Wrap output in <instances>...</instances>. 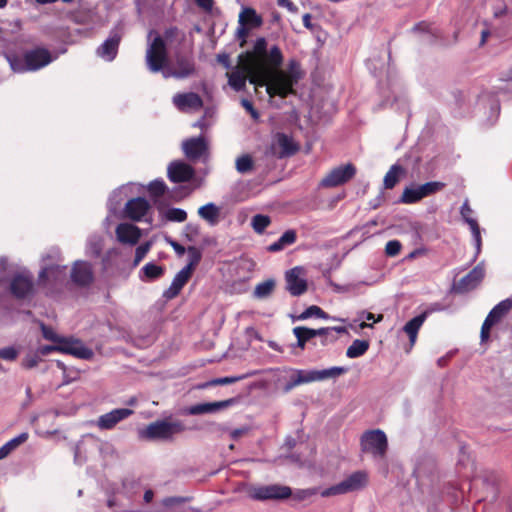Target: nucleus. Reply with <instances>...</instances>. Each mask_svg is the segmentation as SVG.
I'll use <instances>...</instances> for the list:
<instances>
[{"mask_svg": "<svg viewBox=\"0 0 512 512\" xmlns=\"http://www.w3.org/2000/svg\"><path fill=\"white\" fill-rule=\"evenodd\" d=\"M312 331L315 333L316 336H323V337H329L331 335V329L330 327L326 328H320V329H312Z\"/></svg>", "mask_w": 512, "mask_h": 512, "instance_id": "nucleus-58", "label": "nucleus"}, {"mask_svg": "<svg viewBox=\"0 0 512 512\" xmlns=\"http://www.w3.org/2000/svg\"><path fill=\"white\" fill-rule=\"evenodd\" d=\"M239 23L241 27L238 29V33L244 35L246 33L245 26L248 28L258 27L261 25L262 21L254 9L244 8L239 14Z\"/></svg>", "mask_w": 512, "mask_h": 512, "instance_id": "nucleus-27", "label": "nucleus"}, {"mask_svg": "<svg viewBox=\"0 0 512 512\" xmlns=\"http://www.w3.org/2000/svg\"><path fill=\"white\" fill-rule=\"evenodd\" d=\"M127 189H128V187H125V186H124V187H122V188H120V189H118V190L114 191V192L111 194V196H110V198H109V210H110V211H113V210H115V209H116V207H117V206L119 205V203H120V200H121L120 196H121V194H122L123 192H125Z\"/></svg>", "mask_w": 512, "mask_h": 512, "instance_id": "nucleus-48", "label": "nucleus"}, {"mask_svg": "<svg viewBox=\"0 0 512 512\" xmlns=\"http://www.w3.org/2000/svg\"><path fill=\"white\" fill-rule=\"evenodd\" d=\"M275 288V281L273 279H267L256 285L253 295L255 298L264 299L268 297Z\"/></svg>", "mask_w": 512, "mask_h": 512, "instance_id": "nucleus-37", "label": "nucleus"}, {"mask_svg": "<svg viewBox=\"0 0 512 512\" xmlns=\"http://www.w3.org/2000/svg\"><path fill=\"white\" fill-rule=\"evenodd\" d=\"M280 241L284 247L291 245L296 240V233L293 230L286 231L280 238Z\"/></svg>", "mask_w": 512, "mask_h": 512, "instance_id": "nucleus-52", "label": "nucleus"}, {"mask_svg": "<svg viewBox=\"0 0 512 512\" xmlns=\"http://www.w3.org/2000/svg\"><path fill=\"white\" fill-rule=\"evenodd\" d=\"M369 348V342L366 340L356 339L346 350V356L348 358H358L366 353Z\"/></svg>", "mask_w": 512, "mask_h": 512, "instance_id": "nucleus-35", "label": "nucleus"}, {"mask_svg": "<svg viewBox=\"0 0 512 512\" xmlns=\"http://www.w3.org/2000/svg\"><path fill=\"white\" fill-rule=\"evenodd\" d=\"M316 382L315 370H290L289 380L284 391L289 392L296 386Z\"/></svg>", "mask_w": 512, "mask_h": 512, "instance_id": "nucleus-21", "label": "nucleus"}, {"mask_svg": "<svg viewBox=\"0 0 512 512\" xmlns=\"http://www.w3.org/2000/svg\"><path fill=\"white\" fill-rule=\"evenodd\" d=\"M485 274L484 267L482 265L476 266L468 275L463 277L460 281V286L464 290H470L476 287Z\"/></svg>", "mask_w": 512, "mask_h": 512, "instance_id": "nucleus-31", "label": "nucleus"}, {"mask_svg": "<svg viewBox=\"0 0 512 512\" xmlns=\"http://www.w3.org/2000/svg\"><path fill=\"white\" fill-rule=\"evenodd\" d=\"M18 355V352L13 347H5L3 349H0V358L7 360V361H13L16 359Z\"/></svg>", "mask_w": 512, "mask_h": 512, "instance_id": "nucleus-51", "label": "nucleus"}, {"mask_svg": "<svg viewBox=\"0 0 512 512\" xmlns=\"http://www.w3.org/2000/svg\"><path fill=\"white\" fill-rule=\"evenodd\" d=\"M312 316H316V317L322 318V319H332L333 321L345 322V320L342 319V318L330 317L320 307L315 306V305H312V306L308 307L305 311H303L299 315V319L300 320H305V319H308V318H310Z\"/></svg>", "mask_w": 512, "mask_h": 512, "instance_id": "nucleus-36", "label": "nucleus"}, {"mask_svg": "<svg viewBox=\"0 0 512 512\" xmlns=\"http://www.w3.org/2000/svg\"><path fill=\"white\" fill-rule=\"evenodd\" d=\"M102 238L99 236H92L88 239L86 245V253L92 257H98L102 251Z\"/></svg>", "mask_w": 512, "mask_h": 512, "instance_id": "nucleus-40", "label": "nucleus"}, {"mask_svg": "<svg viewBox=\"0 0 512 512\" xmlns=\"http://www.w3.org/2000/svg\"><path fill=\"white\" fill-rule=\"evenodd\" d=\"M426 314L423 313L408 321L403 327V331L408 335L410 340V348H412L417 340L418 331L425 322Z\"/></svg>", "mask_w": 512, "mask_h": 512, "instance_id": "nucleus-29", "label": "nucleus"}, {"mask_svg": "<svg viewBox=\"0 0 512 512\" xmlns=\"http://www.w3.org/2000/svg\"><path fill=\"white\" fill-rule=\"evenodd\" d=\"M41 356L38 354L37 350L35 352L29 353L23 360V365L27 368L35 367L41 360Z\"/></svg>", "mask_w": 512, "mask_h": 512, "instance_id": "nucleus-49", "label": "nucleus"}, {"mask_svg": "<svg viewBox=\"0 0 512 512\" xmlns=\"http://www.w3.org/2000/svg\"><path fill=\"white\" fill-rule=\"evenodd\" d=\"M291 489L288 486L271 485H252L247 489V495L254 500H282L290 497Z\"/></svg>", "mask_w": 512, "mask_h": 512, "instance_id": "nucleus-8", "label": "nucleus"}, {"mask_svg": "<svg viewBox=\"0 0 512 512\" xmlns=\"http://www.w3.org/2000/svg\"><path fill=\"white\" fill-rule=\"evenodd\" d=\"M165 217L172 222H183L187 218V213L180 208H170L165 212Z\"/></svg>", "mask_w": 512, "mask_h": 512, "instance_id": "nucleus-42", "label": "nucleus"}, {"mask_svg": "<svg viewBox=\"0 0 512 512\" xmlns=\"http://www.w3.org/2000/svg\"><path fill=\"white\" fill-rule=\"evenodd\" d=\"M41 330L43 337L53 343L60 344V341L64 339V337H60L52 328L43 324L41 325Z\"/></svg>", "mask_w": 512, "mask_h": 512, "instance_id": "nucleus-47", "label": "nucleus"}, {"mask_svg": "<svg viewBox=\"0 0 512 512\" xmlns=\"http://www.w3.org/2000/svg\"><path fill=\"white\" fill-rule=\"evenodd\" d=\"M279 6L288 9L291 12L296 11V6L290 0H277Z\"/></svg>", "mask_w": 512, "mask_h": 512, "instance_id": "nucleus-57", "label": "nucleus"}, {"mask_svg": "<svg viewBox=\"0 0 512 512\" xmlns=\"http://www.w3.org/2000/svg\"><path fill=\"white\" fill-rule=\"evenodd\" d=\"M183 151L189 159H199L207 152V143L202 137L191 138L183 142Z\"/></svg>", "mask_w": 512, "mask_h": 512, "instance_id": "nucleus-23", "label": "nucleus"}, {"mask_svg": "<svg viewBox=\"0 0 512 512\" xmlns=\"http://www.w3.org/2000/svg\"><path fill=\"white\" fill-rule=\"evenodd\" d=\"M361 317L365 318L368 321L372 320L375 323L381 322L383 320V315L382 314H379V315L375 316L371 312H362L361 313Z\"/></svg>", "mask_w": 512, "mask_h": 512, "instance_id": "nucleus-55", "label": "nucleus"}, {"mask_svg": "<svg viewBox=\"0 0 512 512\" xmlns=\"http://www.w3.org/2000/svg\"><path fill=\"white\" fill-rule=\"evenodd\" d=\"M286 289L293 296H299L307 291V271L302 266H296L285 273Z\"/></svg>", "mask_w": 512, "mask_h": 512, "instance_id": "nucleus-10", "label": "nucleus"}, {"mask_svg": "<svg viewBox=\"0 0 512 512\" xmlns=\"http://www.w3.org/2000/svg\"><path fill=\"white\" fill-rule=\"evenodd\" d=\"M198 6L205 10H209L212 8L213 1L212 0H195Z\"/></svg>", "mask_w": 512, "mask_h": 512, "instance_id": "nucleus-59", "label": "nucleus"}, {"mask_svg": "<svg viewBox=\"0 0 512 512\" xmlns=\"http://www.w3.org/2000/svg\"><path fill=\"white\" fill-rule=\"evenodd\" d=\"M443 187L444 184L438 181L405 187L400 197V202L403 204L417 203L423 198L440 191Z\"/></svg>", "mask_w": 512, "mask_h": 512, "instance_id": "nucleus-9", "label": "nucleus"}, {"mask_svg": "<svg viewBox=\"0 0 512 512\" xmlns=\"http://www.w3.org/2000/svg\"><path fill=\"white\" fill-rule=\"evenodd\" d=\"M168 242L177 254H179V255L184 254L185 248L183 246H181L180 244H178L177 242H175L173 240H169Z\"/></svg>", "mask_w": 512, "mask_h": 512, "instance_id": "nucleus-60", "label": "nucleus"}, {"mask_svg": "<svg viewBox=\"0 0 512 512\" xmlns=\"http://www.w3.org/2000/svg\"><path fill=\"white\" fill-rule=\"evenodd\" d=\"M217 60L219 63H221L224 67L229 68V56L227 54H219L217 56Z\"/></svg>", "mask_w": 512, "mask_h": 512, "instance_id": "nucleus-61", "label": "nucleus"}, {"mask_svg": "<svg viewBox=\"0 0 512 512\" xmlns=\"http://www.w3.org/2000/svg\"><path fill=\"white\" fill-rule=\"evenodd\" d=\"M282 62L280 49L273 46L267 50L265 39L260 38L256 41L254 50L240 55L238 65L226 73L228 83L233 89L240 91L249 79L256 91L259 87H264L270 98H285L294 94V87L303 73L296 60H290L286 68L280 69Z\"/></svg>", "mask_w": 512, "mask_h": 512, "instance_id": "nucleus-1", "label": "nucleus"}, {"mask_svg": "<svg viewBox=\"0 0 512 512\" xmlns=\"http://www.w3.org/2000/svg\"><path fill=\"white\" fill-rule=\"evenodd\" d=\"M220 212V207L216 206L214 203H207L198 209L199 217L212 226L219 222Z\"/></svg>", "mask_w": 512, "mask_h": 512, "instance_id": "nucleus-30", "label": "nucleus"}, {"mask_svg": "<svg viewBox=\"0 0 512 512\" xmlns=\"http://www.w3.org/2000/svg\"><path fill=\"white\" fill-rule=\"evenodd\" d=\"M271 220L268 216L258 214L252 218L251 225L255 232L262 233L269 226Z\"/></svg>", "mask_w": 512, "mask_h": 512, "instance_id": "nucleus-41", "label": "nucleus"}, {"mask_svg": "<svg viewBox=\"0 0 512 512\" xmlns=\"http://www.w3.org/2000/svg\"><path fill=\"white\" fill-rule=\"evenodd\" d=\"M10 288L12 294L17 298H25L29 296L33 291L31 275L26 271L18 273L13 278Z\"/></svg>", "mask_w": 512, "mask_h": 512, "instance_id": "nucleus-18", "label": "nucleus"}, {"mask_svg": "<svg viewBox=\"0 0 512 512\" xmlns=\"http://www.w3.org/2000/svg\"><path fill=\"white\" fill-rule=\"evenodd\" d=\"M401 250V243L397 240L388 241L385 252L388 256H396Z\"/></svg>", "mask_w": 512, "mask_h": 512, "instance_id": "nucleus-50", "label": "nucleus"}, {"mask_svg": "<svg viewBox=\"0 0 512 512\" xmlns=\"http://www.w3.org/2000/svg\"><path fill=\"white\" fill-rule=\"evenodd\" d=\"M28 439L27 433H21L17 437L9 440L3 446L0 447V460L6 458L13 450H15L19 445L24 443Z\"/></svg>", "mask_w": 512, "mask_h": 512, "instance_id": "nucleus-34", "label": "nucleus"}, {"mask_svg": "<svg viewBox=\"0 0 512 512\" xmlns=\"http://www.w3.org/2000/svg\"><path fill=\"white\" fill-rule=\"evenodd\" d=\"M347 369L345 367L334 366L327 369L315 370L316 382L324 381L327 379H335L345 374Z\"/></svg>", "mask_w": 512, "mask_h": 512, "instance_id": "nucleus-33", "label": "nucleus"}, {"mask_svg": "<svg viewBox=\"0 0 512 512\" xmlns=\"http://www.w3.org/2000/svg\"><path fill=\"white\" fill-rule=\"evenodd\" d=\"M58 347H59V344L54 343L53 345L39 346L36 350H37L38 354L41 357H43V356L49 355L50 353H52L54 351H59Z\"/></svg>", "mask_w": 512, "mask_h": 512, "instance_id": "nucleus-53", "label": "nucleus"}, {"mask_svg": "<svg viewBox=\"0 0 512 512\" xmlns=\"http://www.w3.org/2000/svg\"><path fill=\"white\" fill-rule=\"evenodd\" d=\"M152 247V241H147L139 245L135 250L134 266H137L147 255Z\"/></svg>", "mask_w": 512, "mask_h": 512, "instance_id": "nucleus-45", "label": "nucleus"}, {"mask_svg": "<svg viewBox=\"0 0 512 512\" xmlns=\"http://www.w3.org/2000/svg\"><path fill=\"white\" fill-rule=\"evenodd\" d=\"M184 430L180 422L156 421L139 430V437L147 440H166Z\"/></svg>", "mask_w": 512, "mask_h": 512, "instance_id": "nucleus-6", "label": "nucleus"}, {"mask_svg": "<svg viewBox=\"0 0 512 512\" xmlns=\"http://www.w3.org/2000/svg\"><path fill=\"white\" fill-rule=\"evenodd\" d=\"M148 190L152 196L159 197L165 193L166 185L162 180H155L149 184Z\"/></svg>", "mask_w": 512, "mask_h": 512, "instance_id": "nucleus-46", "label": "nucleus"}, {"mask_svg": "<svg viewBox=\"0 0 512 512\" xmlns=\"http://www.w3.org/2000/svg\"><path fill=\"white\" fill-rule=\"evenodd\" d=\"M405 174V169L400 165H392L389 171L384 176V187L386 189H392Z\"/></svg>", "mask_w": 512, "mask_h": 512, "instance_id": "nucleus-32", "label": "nucleus"}, {"mask_svg": "<svg viewBox=\"0 0 512 512\" xmlns=\"http://www.w3.org/2000/svg\"><path fill=\"white\" fill-rule=\"evenodd\" d=\"M6 260L0 259V282L5 278L6 275Z\"/></svg>", "mask_w": 512, "mask_h": 512, "instance_id": "nucleus-63", "label": "nucleus"}, {"mask_svg": "<svg viewBox=\"0 0 512 512\" xmlns=\"http://www.w3.org/2000/svg\"><path fill=\"white\" fill-rule=\"evenodd\" d=\"M298 150L294 140L283 133H276L270 142L267 153L278 158L289 157Z\"/></svg>", "mask_w": 512, "mask_h": 512, "instance_id": "nucleus-11", "label": "nucleus"}, {"mask_svg": "<svg viewBox=\"0 0 512 512\" xmlns=\"http://www.w3.org/2000/svg\"><path fill=\"white\" fill-rule=\"evenodd\" d=\"M71 279L77 285H89L93 281L91 264L85 261H76L71 271Z\"/></svg>", "mask_w": 512, "mask_h": 512, "instance_id": "nucleus-20", "label": "nucleus"}, {"mask_svg": "<svg viewBox=\"0 0 512 512\" xmlns=\"http://www.w3.org/2000/svg\"><path fill=\"white\" fill-rule=\"evenodd\" d=\"M232 402L233 400L230 399L217 402L199 403L189 407L187 409V413L190 415L215 413L217 411L227 408L232 404Z\"/></svg>", "mask_w": 512, "mask_h": 512, "instance_id": "nucleus-25", "label": "nucleus"}, {"mask_svg": "<svg viewBox=\"0 0 512 512\" xmlns=\"http://www.w3.org/2000/svg\"><path fill=\"white\" fill-rule=\"evenodd\" d=\"M283 248H284V246L282 245L280 239H278V241H276L275 243L271 244L267 249L270 252H277V251L282 250Z\"/></svg>", "mask_w": 512, "mask_h": 512, "instance_id": "nucleus-62", "label": "nucleus"}, {"mask_svg": "<svg viewBox=\"0 0 512 512\" xmlns=\"http://www.w3.org/2000/svg\"><path fill=\"white\" fill-rule=\"evenodd\" d=\"M142 237V230L131 222H121L115 227V238L123 246L133 247Z\"/></svg>", "mask_w": 512, "mask_h": 512, "instance_id": "nucleus-13", "label": "nucleus"}, {"mask_svg": "<svg viewBox=\"0 0 512 512\" xmlns=\"http://www.w3.org/2000/svg\"><path fill=\"white\" fill-rule=\"evenodd\" d=\"M356 174L354 165L348 163L333 168L320 182V186L325 188L337 187L345 184Z\"/></svg>", "mask_w": 512, "mask_h": 512, "instance_id": "nucleus-12", "label": "nucleus"}, {"mask_svg": "<svg viewBox=\"0 0 512 512\" xmlns=\"http://www.w3.org/2000/svg\"><path fill=\"white\" fill-rule=\"evenodd\" d=\"M246 432V429L245 428H242V429H235L231 432V437L233 439H238L239 437H241L244 433Z\"/></svg>", "mask_w": 512, "mask_h": 512, "instance_id": "nucleus-64", "label": "nucleus"}, {"mask_svg": "<svg viewBox=\"0 0 512 512\" xmlns=\"http://www.w3.org/2000/svg\"><path fill=\"white\" fill-rule=\"evenodd\" d=\"M460 214H461L462 219L469 226V228H470V230L472 232L474 241H475L476 248L479 251L480 250V246H481L480 227H479V225L477 223V220L473 217V210L469 206L468 201H465L463 203V205L461 206Z\"/></svg>", "mask_w": 512, "mask_h": 512, "instance_id": "nucleus-24", "label": "nucleus"}, {"mask_svg": "<svg viewBox=\"0 0 512 512\" xmlns=\"http://www.w3.org/2000/svg\"><path fill=\"white\" fill-rule=\"evenodd\" d=\"M120 36L111 35L98 49L97 55L105 61H112L117 54Z\"/></svg>", "mask_w": 512, "mask_h": 512, "instance_id": "nucleus-26", "label": "nucleus"}, {"mask_svg": "<svg viewBox=\"0 0 512 512\" xmlns=\"http://www.w3.org/2000/svg\"><path fill=\"white\" fill-rule=\"evenodd\" d=\"M192 273L193 272L189 271L186 268L181 269L174 277L170 287L167 289L164 295L167 298L175 297L183 288V286L187 283V281L190 279Z\"/></svg>", "mask_w": 512, "mask_h": 512, "instance_id": "nucleus-28", "label": "nucleus"}, {"mask_svg": "<svg viewBox=\"0 0 512 512\" xmlns=\"http://www.w3.org/2000/svg\"><path fill=\"white\" fill-rule=\"evenodd\" d=\"M66 279V267L54 264L44 267L39 274L40 283L44 286L46 293L53 292V286L61 284Z\"/></svg>", "mask_w": 512, "mask_h": 512, "instance_id": "nucleus-14", "label": "nucleus"}, {"mask_svg": "<svg viewBox=\"0 0 512 512\" xmlns=\"http://www.w3.org/2000/svg\"><path fill=\"white\" fill-rule=\"evenodd\" d=\"M241 379H243L242 376H239V377H223V378L214 379L209 384L210 385H227V384H232V383H234L236 381H239Z\"/></svg>", "mask_w": 512, "mask_h": 512, "instance_id": "nucleus-54", "label": "nucleus"}, {"mask_svg": "<svg viewBox=\"0 0 512 512\" xmlns=\"http://www.w3.org/2000/svg\"><path fill=\"white\" fill-rule=\"evenodd\" d=\"M163 274V268L154 263H147L141 269L142 280H153L159 278Z\"/></svg>", "mask_w": 512, "mask_h": 512, "instance_id": "nucleus-38", "label": "nucleus"}, {"mask_svg": "<svg viewBox=\"0 0 512 512\" xmlns=\"http://www.w3.org/2000/svg\"><path fill=\"white\" fill-rule=\"evenodd\" d=\"M360 449L374 461H382L388 451V438L383 430L371 429L360 437Z\"/></svg>", "mask_w": 512, "mask_h": 512, "instance_id": "nucleus-4", "label": "nucleus"}, {"mask_svg": "<svg viewBox=\"0 0 512 512\" xmlns=\"http://www.w3.org/2000/svg\"><path fill=\"white\" fill-rule=\"evenodd\" d=\"M242 105L254 119H257L259 117L257 111L253 108L252 104L248 100L243 99Z\"/></svg>", "mask_w": 512, "mask_h": 512, "instance_id": "nucleus-56", "label": "nucleus"}, {"mask_svg": "<svg viewBox=\"0 0 512 512\" xmlns=\"http://www.w3.org/2000/svg\"><path fill=\"white\" fill-rule=\"evenodd\" d=\"M59 352L71 354L80 359H91L93 351L86 347L80 340L74 338H64L60 341Z\"/></svg>", "mask_w": 512, "mask_h": 512, "instance_id": "nucleus-17", "label": "nucleus"}, {"mask_svg": "<svg viewBox=\"0 0 512 512\" xmlns=\"http://www.w3.org/2000/svg\"><path fill=\"white\" fill-rule=\"evenodd\" d=\"M293 333L297 338V346L304 349L305 343L315 337V333L310 328L295 327Z\"/></svg>", "mask_w": 512, "mask_h": 512, "instance_id": "nucleus-39", "label": "nucleus"}, {"mask_svg": "<svg viewBox=\"0 0 512 512\" xmlns=\"http://www.w3.org/2000/svg\"><path fill=\"white\" fill-rule=\"evenodd\" d=\"M123 216L134 222H145L152 224L153 210L149 201L137 197L128 200L123 209Z\"/></svg>", "mask_w": 512, "mask_h": 512, "instance_id": "nucleus-7", "label": "nucleus"}, {"mask_svg": "<svg viewBox=\"0 0 512 512\" xmlns=\"http://www.w3.org/2000/svg\"><path fill=\"white\" fill-rule=\"evenodd\" d=\"M175 30H169L165 33V38L150 32L148 39L149 44L146 51V63L151 72H162L164 78H186L194 71V66L187 59H180L175 68L168 66V58L166 52V41L175 33Z\"/></svg>", "mask_w": 512, "mask_h": 512, "instance_id": "nucleus-2", "label": "nucleus"}, {"mask_svg": "<svg viewBox=\"0 0 512 512\" xmlns=\"http://www.w3.org/2000/svg\"><path fill=\"white\" fill-rule=\"evenodd\" d=\"M253 161L248 155H243L236 160V169L240 173H246L252 169Z\"/></svg>", "mask_w": 512, "mask_h": 512, "instance_id": "nucleus-44", "label": "nucleus"}, {"mask_svg": "<svg viewBox=\"0 0 512 512\" xmlns=\"http://www.w3.org/2000/svg\"><path fill=\"white\" fill-rule=\"evenodd\" d=\"M369 484V474L364 470H357L345 477L341 482L325 488L320 492L322 497H332L357 492L365 489Z\"/></svg>", "mask_w": 512, "mask_h": 512, "instance_id": "nucleus-5", "label": "nucleus"}, {"mask_svg": "<svg viewBox=\"0 0 512 512\" xmlns=\"http://www.w3.org/2000/svg\"><path fill=\"white\" fill-rule=\"evenodd\" d=\"M133 411L128 408L114 409L101 415L97 420V426L102 430H109L115 427L120 421L128 418Z\"/></svg>", "mask_w": 512, "mask_h": 512, "instance_id": "nucleus-19", "label": "nucleus"}, {"mask_svg": "<svg viewBox=\"0 0 512 512\" xmlns=\"http://www.w3.org/2000/svg\"><path fill=\"white\" fill-rule=\"evenodd\" d=\"M189 263L184 267L193 272L196 265L201 260V252L195 247H189L187 250Z\"/></svg>", "mask_w": 512, "mask_h": 512, "instance_id": "nucleus-43", "label": "nucleus"}, {"mask_svg": "<svg viewBox=\"0 0 512 512\" xmlns=\"http://www.w3.org/2000/svg\"><path fill=\"white\" fill-rule=\"evenodd\" d=\"M512 309V300L505 299L498 303L486 317L481 328V340L484 342L489 338L491 327Z\"/></svg>", "mask_w": 512, "mask_h": 512, "instance_id": "nucleus-15", "label": "nucleus"}, {"mask_svg": "<svg viewBox=\"0 0 512 512\" xmlns=\"http://www.w3.org/2000/svg\"><path fill=\"white\" fill-rule=\"evenodd\" d=\"M172 102L178 110L185 113L198 111L203 105L200 96L193 92L177 93L173 96Z\"/></svg>", "mask_w": 512, "mask_h": 512, "instance_id": "nucleus-16", "label": "nucleus"}, {"mask_svg": "<svg viewBox=\"0 0 512 512\" xmlns=\"http://www.w3.org/2000/svg\"><path fill=\"white\" fill-rule=\"evenodd\" d=\"M6 58L11 69L17 73L39 70L55 59L50 51L45 48L31 49L25 52L23 57L6 55Z\"/></svg>", "mask_w": 512, "mask_h": 512, "instance_id": "nucleus-3", "label": "nucleus"}, {"mask_svg": "<svg viewBox=\"0 0 512 512\" xmlns=\"http://www.w3.org/2000/svg\"><path fill=\"white\" fill-rule=\"evenodd\" d=\"M193 169L188 164L175 161L168 166V177L172 182H185L192 178Z\"/></svg>", "mask_w": 512, "mask_h": 512, "instance_id": "nucleus-22", "label": "nucleus"}]
</instances>
